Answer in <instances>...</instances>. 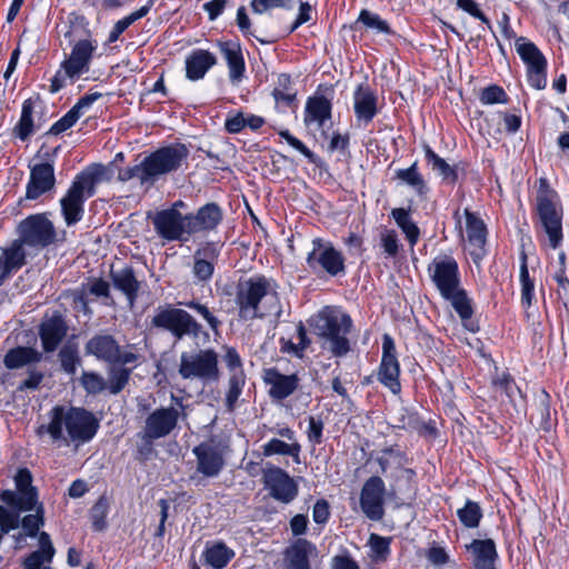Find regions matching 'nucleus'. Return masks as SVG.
<instances>
[{"label":"nucleus","instance_id":"42","mask_svg":"<svg viewBox=\"0 0 569 569\" xmlns=\"http://www.w3.org/2000/svg\"><path fill=\"white\" fill-rule=\"evenodd\" d=\"M246 383V376L243 373V370H238L237 373L230 375V378L228 380V391L226 393V407L228 411H233L237 402L239 400V397L242 393V389Z\"/></svg>","mask_w":569,"mask_h":569},{"label":"nucleus","instance_id":"3","mask_svg":"<svg viewBox=\"0 0 569 569\" xmlns=\"http://www.w3.org/2000/svg\"><path fill=\"white\" fill-rule=\"evenodd\" d=\"M236 305L242 320L261 319L273 315L281 317V306L272 279L253 276L241 280L237 286Z\"/></svg>","mask_w":569,"mask_h":569},{"label":"nucleus","instance_id":"11","mask_svg":"<svg viewBox=\"0 0 569 569\" xmlns=\"http://www.w3.org/2000/svg\"><path fill=\"white\" fill-rule=\"evenodd\" d=\"M21 246L42 249L56 241L53 223L43 213L31 214L19 222L17 227Z\"/></svg>","mask_w":569,"mask_h":569},{"label":"nucleus","instance_id":"6","mask_svg":"<svg viewBox=\"0 0 569 569\" xmlns=\"http://www.w3.org/2000/svg\"><path fill=\"white\" fill-rule=\"evenodd\" d=\"M104 168L90 167L78 173L60 200L61 212L67 226H73L83 217V204L87 198L93 196L94 187L100 181Z\"/></svg>","mask_w":569,"mask_h":569},{"label":"nucleus","instance_id":"50","mask_svg":"<svg viewBox=\"0 0 569 569\" xmlns=\"http://www.w3.org/2000/svg\"><path fill=\"white\" fill-rule=\"evenodd\" d=\"M370 557L376 562L386 561L390 555V538L371 533L369 538Z\"/></svg>","mask_w":569,"mask_h":569},{"label":"nucleus","instance_id":"12","mask_svg":"<svg viewBox=\"0 0 569 569\" xmlns=\"http://www.w3.org/2000/svg\"><path fill=\"white\" fill-rule=\"evenodd\" d=\"M16 491L3 490L0 500L19 516L31 511L38 505V492L32 486V475L29 469L20 468L14 476Z\"/></svg>","mask_w":569,"mask_h":569},{"label":"nucleus","instance_id":"37","mask_svg":"<svg viewBox=\"0 0 569 569\" xmlns=\"http://www.w3.org/2000/svg\"><path fill=\"white\" fill-rule=\"evenodd\" d=\"M153 6V0H149L144 6H142L141 8H139L138 10L131 12L130 14H128L127 17L118 20L111 31L109 32V36H108V42L109 43H112V42H116L119 37L132 24L134 23L136 21H138L139 19L146 17L149 11L151 10Z\"/></svg>","mask_w":569,"mask_h":569},{"label":"nucleus","instance_id":"52","mask_svg":"<svg viewBox=\"0 0 569 569\" xmlns=\"http://www.w3.org/2000/svg\"><path fill=\"white\" fill-rule=\"evenodd\" d=\"M82 388L89 395H98L107 388L104 378L93 371H83L80 378Z\"/></svg>","mask_w":569,"mask_h":569},{"label":"nucleus","instance_id":"4","mask_svg":"<svg viewBox=\"0 0 569 569\" xmlns=\"http://www.w3.org/2000/svg\"><path fill=\"white\" fill-rule=\"evenodd\" d=\"M188 154L187 147L181 143L163 147L147 156L140 163L121 169L118 178L123 182L138 179L142 186L150 187L160 177L178 170Z\"/></svg>","mask_w":569,"mask_h":569},{"label":"nucleus","instance_id":"24","mask_svg":"<svg viewBox=\"0 0 569 569\" xmlns=\"http://www.w3.org/2000/svg\"><path fill=\"white\" fill-rule=\"evenodd\" d=\"M263 381L270 387L269 396L276 400L288 398L299 386V378L296 375H282L276 368L264 370Z\"/></svg>","mask_w":569,"mask_h":569},{"label":"nucleus","instance_id":"59","mask_svg":"<svg viewBox=\"0 0 569 569\" xmlns=\"http://www.w3.org/2000/svg\"><path fill=\"white\" fill-rule=\"evenodd\" d=\"M380 241L383 251L389 257H396L399 252V240L398 234L395 230L385 229L380 233Z\"/></svg>","mask_w":569,"mask_h":569},{"label":"nucleus","instance_id":"13","mask_svg":"<svg viewBox=\"0 0 569 569\" xmlns=\"http://www.w3.org/2000/svg\"><path fill=\"white\" fill-rule=\"evenodd\" d=\"M84 352L110 365L126 366L139 360V355L122 350L113 336L104 333L92 336L84 346Z\"/></svg>","mask_w":569,"mask_h":569},{"label":"nucleus","instance_id":"57","mask_svg":"<svg viewBox=\"0 0 569 569\" xmlns=\"http://www.w3.org/2000/svg\"><path fill=\"white\" fill-rule=\"evenodd\" d=\"M293 0H252L251 8L257 14H263L273 9H291Z\"/></svg>","mask_w":569,"mask_h":569},{"label":"nucleus","instance_id":"31","mask_svg":"<svg viewBox=\"0 0 569 569\" xmlns=\"http://www.w3.org/2000/svg\"><path fill=\"white\" fill-rule=\"evenodd\" d=\"M111 279L116 289L120 290L128 299L129 306L132 307L138 298L140 283L136 279L131 268H123L111 271Z\"/></svg>","mask_w":569,"mask_h":569},{"label":"nucleus","instance_id":"44","mask_svg":"<svg viewBox=\"0 0 569 569\" xmlns=\"http://www.w3.org/2000/svg\"><path fill=\"white\" fill-rule=\"evenodd\" d=\"M396 177L410 186L418 194L422 196L427 193L428 189L423 177L418 171L417 162H413L407 169L397 170Z\"/></svg>","mask_w":569,"mask_h":569},{"label":"nucleus","instance_id":"15","mask_svg":"<svg viewBox=\"0 0 569 569\" xmlns=\"http://www.w3.org/2000/svg\"><path fill=\"white\" fill-rule=\"evenodd\" d=\"M188 213L174 209H163L158 211L152 218V223L157 234L166 241L187 242L191 234L187 227Z\"/></svg>","mask_w":569,"mask_h":569},{"label":"nucleus","instance_id":"19","mask_svg":"<svg viewBox=\"0 0 569 569\" xmlns=\"http://www.w3.org/2000/svg\"><path fill=\"white\" fill-rule=\"evenodd\" d=\"M29 168L30 176L26 187V198L36 200L54 188V166L52 162H41L29 166Z\"/></svg>","mask_w":569,"mask_h":569},{"label":"nucleus","instance_id":"29","mask_svg":"<svg viewBox=\"0 0 569 569\" xmlns=\"http://www.w3.org/2000/svg\"><path fill=\"white\" fill-rule=\"evenodd\" d=\"M466 231L471 254H479L486 243L487 229L485 222L469 209L465 210Z\"/></svg>","mask_w":569,"mask_h":569},{"label":"nucleus","instance_id":"20","mask_svg":"<svg viewBox=\"0 0 569 569\" xmlns=\"http://www.w3.org/2000/svg\"><path fill=\"white\" fill-rule=\"evenodd\" d=\"M263 480L270 496L278 501L289 503L298 495V487L295 480L280 468L267 470Z\"/></svg>","mask_w":569,"mask_h":569},{"label":"nucleus","instance_id":"8","mask_svg":"<svg viewBox=\"0 0 569 569\" xmlns=\"http://www.w3.org/2000/svg\"><path fill=\"white\" fill-rule=\"evenodd\" d=\"M153 327L169 331L177 340L190 337L193 340L208 333L203 331L202 326L186 310L172 306L159 307L152 317Z\"/></svg>","mask_w":569,"mask_h":569},{"label":"nucleus","instance_id":"22","mask_svg":"<svg viewBox=\"0 0 569 569\" xmlns=\"http://www.w3.org/2000/svg\"><path fill=\"white\" fill-rule=\"evenodd\" d=\"M353 110L360 124H368L378 113V97L368 83H360L353 92Z\"/></svg>","mask_w":569,"mask_h":569},{"label":"nucleus","instance_id":"48","mask_svg":"<svg viewBox=\"0 0 569 569\" xmlns=\"http://www.w3.org/2000/svg\"><path fill=\"white\" fill-rule=\"evenodd\" d=\"M520 283H521V303H522V306L529 308L532 305L535 283H533V280L530 279V277H529V271H528V266H527V257L525 254L521 257Z\"/></svg>","mask_w":569,"mask_h":569},{"label":"nucleus","instance_id":"35","mask_svg":"<svg viewBox=\"0 0 569 569\" xmlns=\"http://www.w3.org/2000/svg\"><path fill=\"white\" fill-rule=\"evenodd\" d=\"M516 51L527 66V70L547 67V60L538 47L525 37H519L515 42Z\"/></svg>","mask_w":569,"mask_h":569},{"label":"nucleus","instance_id":"55","mask_svg":"<svg viewBox=\"0 0 569 569\" xmlns=\"http://www.w3.org/2000/svg\"><path fill=\"white\" fill-rule=\"evenodd\" d=\"M179 305L194 310L198 315H200L203 318V320L207 321L208 326L213 331H217L218 328L220 327L221 321L209 310V308L206 305H202L196 300L179 302Z\"/></svg>","mask_w":569,"mask_h":569},{"label":"nucleus","instance_id":"56","mask_svg":"<svg viewBox=\"0 0 569 569\" xmlns=\"http://www.w3.org/2000/svg\"><path fill=\"white\" fill-rule=\"evenodd\" d=\"M34 515H28L21 520V526L29 537H36L40 527L43 525V507L37 505Z\"/></svg>","mask_w":569,"mask_h":569},{"label":"nucleus","instance_id":"5","mask_svg":"<svg viewBox=\"0 0 569 569\" xmlns=\"http://www.w3.org/2000/svg\"><path fill=\"white\" fill-rule=\"evenodd\" d=\"M536 230L545 236V241L556 250L563 242V208L557 191L550 188L546 179L539 180L535 204Z\"/></svg>","mask_w":569,"mask_h":569},{"label":"nucleus","instance_id":"53","mask_svg":"<svg viewBox=\"0 0 569 569\" xmlns=\"http://www.w3.org/2000/svg\"><path fill=\"white\" fill-rule=\"evenodd\" d=\"M109 503L106 497H100L91 508L90 517L92 527L96 531H101L106 528V518L108 515Z\"/></svg>","mask_w":569,"mask_h":569},{"label":"nucleus","instance_id":"28","mask_svg":"<svg viewBox=\"0 0 569 569\" xmlns=\"http://www.w3.org/2000/svg\"><path fill=\"white\" fill-rule=\"evenodd\" d=\"M468 548L473 553L475 569H496L498 553L492 539H475Z\"/></svg>","mask_w":569,"mask_h":569},{"label":"nucleus","instance_id":"2","mask_svg":"<svg viewBox=\"0 0 569 569\" xmlns=\"http://www.w3.org/2000/svg\"><path fill=\"white\" fill-rule=\"evenodd\" d=\"M430 279L441 298L449 301L463 326L475 332L478 328L470 322L473 315L471 299L461 286L459 266L451 256H438L428 266Z\"/></svg>","mask_w":569,"mask_h":569},{"label":"nucleus","instance_id":"18","mask_svg":"<svg viewBox=\"0 0 569 569\" xmlns=\"http://www.w3.org/2000/svg\"><path fill=\"white\" fill-rule=\"evenodd\" d=\"M399 375L400 366L396 355L395 341L389 335H385L382 339V358L378 371V380L392 393L398 395L401 391Z\"/></svg>","mask_w":569,"mask_h":569},{"label":"nucleus","instance_id":"38","mask_svg":"<svg viewBox=\"0 0 569 569\" xmlns=\"http://www.w3.org/2000/svg\"><path fill=\"white\" fill-rule=\"evenodd\" d=\"M262 449L266 457L273 455L290 456L295 459L296 462H299L301 447L296 441L287 443L278 438H272L263 445Z\"/></svg>","mask_w":569,"mask_h":569},{"label":"nucleus","instance_id":"1","mask_svg":"<svg viewBox=\"0 0 569 569\" xmlns=\"http://www.w3.org/2000/svg\"><path fill=\"white\" fill-rule=\"evenodd\" d=\"M99 429L92 412L79 407L54 406L49 411V422L37 428V435H48L58 447H79L89 442Z\"/></svg>","mask_w":569,"mask_h":569},{"label":"nucleus","instance_id":"51","mask_svg":"<svg viewBox=\"0 0 569 569\" xmlns=\"http://www.w3.org/2000/svg\"><path fill=\"white\" fill-rule=\"evenodd\" d=\"M290 76L280 74L278 77V86L272 91V96L277 103L290 106L296 98V92L290 88Z\"/></svg>","mask_w":569,"mask_h":569},{"label":"nucleus","instance_id":"21","mask_svg":"<svg viewBox=\"0 0 569 569\" xmlns=\"http://www.w3.org/2000/svg\"><path fill=\"white\" fill-rule=\"evenodd\" d=\"M197 458V471L207 478L217 477L224 466L221 450L213 443L202 442L192 449Z\"/></svg>","mask_w":569,"mask_h":569},{"label":"nucleus","instance_id":"36","mask_svg":"<svg viewBox=\"0 0 569 569\" xmlns=\"http://www.w3.org/2000/svg\"><path fill=\"white\" fill-rule=\"evenodd\" d=\"M204 561L213 569H223L234 557V551L219 541L208 545L203 552Z\"/></svg>","mask_w":569,"mask_h":569},{"label":"nucleus","instance_id":"14","mask_svg":"<svg viewBox=\"0 0 569 569\" xmlns=\"http://www.w3.org/2000/svg\"><path fill=\"white\" fill-rule=\"evenodd\" d=\"M172 398L181 410L174 407H162L153 410L147 417L142 439L148 445H151L153 440L167 437L177 427L178 420L183 412V405L181 399Z\"/></svg>","mask_w":569,"mask_h":569},{"label":"nucleus","instance_id":"39","mask_svg":"<svg viewBox=\"0 0 569 569\" xmlns=\"http://www.w3.org/2000/svg\"><path fill=\"white\" fill-rule=\"evenodd\" d=\"M426 159L432 170L437 171L446 182L455 183L457 181L458 174L456 169L439 157L430 147L426 148Z\"/></svg>","mask_w":569,"mask_h":569},{"label":"nucleus","instance_id":"27","mask_svg":"<svg viewBox=\"0 0 569 569\" xmlns=\"http://www.w3.org/2000/svg\"><path fill=\"white\" fill-rule=\"evenodd\" d=\"M316 552L312 542L299 539L284 551V569H311L309 558Z\"/></svg>","mask_w":569,"mask_h":569},{"label":"nucleus","instance_id":"64","mask_svg":"<svg viewBox=\"0 0 569 569\" xmlns=\"http://www.w3.org/2000/svg\"><path fill=\"white\" fill-rule=\"evenodd\" d=\"M79 118L74 116V113L69 110L62 118H60L57 122H54L49 129V134H59L70 129Z\"/></svg>","mask_w":569,"mask_h":569},{"label":"nucleus","instance_id":"17","mask_svg":"<svg viewBox=\"0 0 569 569\" xmlns=\"http://www.w3.org/2000/svg\"><path fill=\"white\" fill-rule=\"evenodd\" d=\"M97 48V41L90 37L74 42L69 57L62 61V68L67 70L71 82H74L81 74L89 71Z\"/></svg>","mask_w":569,"mask_h":569},{"label":"nucleus","instance_id":"61","mask_svg":"<svg viewBox=\"0 0 569 569\" xmlns=\"http://www.w3.org/2000/svg\"><path fill=\"white\" fill-rule=\"evenodd\" d=\"M307 437L313 445L322 442L323 421L320 417L310 416L308 418Z\"/></svg>","mask_w":569,"mask_h":569},{"label":"nucleus","instance_id":"30","mask_svg":"<svg viewBox=\"0 0 569 569\" xmlns=\"http://www.w3.org/2000/svg\"><path fill=\"white\" fill-rule=\"evenodd\" d=\"M216 64V57L207 50H196L186 60V74L190 80H199Z\"/></svg>","mask_w":569,"mask_h":569},{"label":"nucleus","instance_id":"10","mask_svg":"<svg viewBox=\"0 0 569 569\" xmlns=\"http://www.w3.org/2000/svg\"><path fill=\"white\" fill-rule=\"evenodd\" d=\"M311 250L307 254L308 268L316 274L326 272L330 277L343 274L346 259L341 251L337 250L330 241L315 238L311 241Z\"/></svg>","mask_w":569,"mask_h":569},{"label":"nucleus","instance_id":"62","mask_svg":"<svg viewBox=\"0 0 569 569\" xmlns=\"http://www.w3.org/2000/svg\"><path fill=\"white\" fill-rule=\"evenodd\" d=\"M280 137L283 138L292 148L302 153L311 162H315V153L298 138L293 137L288 130L279 132Z\"/></svg>","mask_w":569,"mask_h":569},{"label":"nucleus","instance_id":"45","mask_svg":"<svg viewBox=\"0 0 569 569\" xmlns=\"http://www.w3.org/2000/svg\"><path fill=\"white\" fill-rule=\"evenodd\" d=\"M457 516L466 528L473 529L480 523L482 510L478 502L467 500L465 506L457 510Z\"/></svg>","mask_w":569,"mask_h":569},{"label":"nucleus","instance_id":"54","mask_svg":"<svg viewBox=\"0 0 569 569\" xmlns=\"http://www.w3.org/2000/svg\"><path fill=\"white\" fill-rule=\"evenodd\" d=\"M59 359L61 368L69 375H74L77 371V367L81 362L78 356L77 348L73 346H64L59 351Z\"/></svg>","mask_w":569,"mask_h":569},{"label":"nucleus","instance_id":"43","mask_svg":"<svg viewBox=\"0 0 569 569\" xmlns=\"http://www.w3.org/2000/svg\"><path fill=\"white\" fill-rule=\"evenodd\" d=\"M381 473H386L389 468L402 469L407 463L406 455L399 449L387 448L376 458Z\"/></svg>","mask_w":569,"mask_h":569},{"label":"nucleus","instance_id":"47","mask_svg":"<svg viewBox=\"0 0 569 569\" xmlns=\"http://www.w3.org/2000/svg\"><path fill=\"white\" fill-rule=\"evenodd\" d=\"M237 24L240 29V31L244 34V36H254L256 39L262 43V44H270V43H273L276 42L282 34L278 33V32H270L268 34L267 38H260L258 36H256L252 31H251V22H250V19L246 12V8L244 7H240L237 11Z\"/></svg>","mask_w":569,"mask_h":569},{"label":"nucleus","instance_id":"58","mask_svg":"<svg viewBox=\"0 0 569 569\" xmlns=\"http://www.w3.org/2000/svg\"><path fill=\"white\" fill-rule=\"evenodd\" d=\"M480 101L483 104L506 103L507 94L499 86H489L481 91Z\"/></svg>","mask_w":569,"mask_h":569},{"label":"nucleus","instance_id":"9","mask_svg":"<svg viewBox=\"0 0 569 569\" xmlns=\"http://www.w3.org/2000/svg\"><path fill=\"white\" fill-rule=\"evenodd\" d=\"M178 372L186 380L217 381L220 376L218 353L213 349L182 352Z\"/></svg>","mask_w":569,"mask_h":569},{"label":"nucleus","instance_id":"25","mask_svg":"<svg viewBox=\"0 0 569 569\" xmlns=\"http://www.w3.org/2000/svg\"><path fill=\"white\" fill-rule=\"evenodd\" d=\"M27 263L24 247L16 239L0 249V284Z\"/></svg>","mask_w":569,"mask_h":569},{"label":"nucleus","instance_id":"40","mask_svg":"<svg viewBox=\"0 0 569 569\" xmlns=\"http://www.w3.org/2000/svg\"><path fill=\"white\" fill-rule=\"evenodd\" d=\"M33 101L31 99L24 100L21 108L20 120L13 129L16 136L23 141L33 132Z\"/></svg>","mask_w":569,"mask_h":569},{"label":"nucleus","instance_id":"34","mask_svg":"<svg viewBox=\"0 0 569 569\" xmlns=\"http://www.w3.org/2000/svg\"><path fill=\"white\" fill-rule=\"evenodd\" d=\"M41 359V352L31 347H16L4 355L3 365L7 369L13 370L32 363H38Z\"/></svg>","mask_w":569,"mask_h":569},{"label":"nucleus","instance_id":"26","mask_svg":"<svg viewBox=\"0 0 569 569\" xmlns=\"http://www.w3.org/2000/svg\"><path fill=\"white\" fill-rule=\"evenodd\" d=\"M68 327L60 315L46 318L39 327V336L46 352L54 351L66 337Z\"/></svg>","mask_w":569,"mask_h":569},{"label":"nucleus","instance_id":"41","mask_svg":"<svg viewBox=\"0 0 569 569\" xmlns=\"http://www.w3.org/2000/svg\"><path fill=\"white\" fill-rule=\"evenodd\" d=\"M391 216L406 234L411 247H413L419 239L420 231L410 219L409 212L403 208H396L391 211Z\"/></svg>","mask_w":569,"mask_h":569},{"label":"nucleus","instance_id":"33","mask_svg":"<svg viewBox=\"0 0 569 569\" xmlns=\"http://www.w3.org/2000/svg\"><path fill=\"white\" fill-rule=\"evenodd\" d=\"M219 49L229 67V77L238 81L244 71V61L240 44L236 41L219 42Z\"/></svg>","mask_w":569,"mask_h":569},{"label":"nucleus","instance_id":"60","mask_svg":"<svg viewBox=\"0 0 569 569\" xmlns=\"http://www.w3.org/2000/svg\"><path fill=\"white\" fill-rule=\"evenodd\" d=\"M200 251L196 252L193 274L199 281H207L212 277L213 264L204 259L198 258Z\"/></svg>","mask_w":569,"mask_h":569},{"label":"nucleus","instance_id":"16","mask_svg":"<svg viewBox=\"0 0 569 569\" xmlns=\"http://www.w3.org/2000/svg\"><path fill=\"white\" fill-rule=\"evenodd\" d=\"M386 485L379 476L368 478L360 491V508L372 521H379L385 515Z\"/></svg>","mask_w":569,"mask_h":569},{"label":"nucleus","instance_id":"46","mask_svg":"<svg viewBox=\"0 0 569 569\" xmlns=\"http://www.w3.org/2000/svg\"><path fill=\"white\" fill-rule=\"evenodd\" d=\"M132 369L130 368H112L109 371L107 388L111 395L120 393L128 385Z\"/></svg>","mask_w":569,"mask_h":569},{"label":"nucleus","instance_id":"32","mask_svg":"<svg viewBox=\"0 0 569 569\" xmlns=\"http://www.w3.org/2000/svg\"><path fill=\"white\" fill-rule=\"evenodd\" d=\"M331 117V102L325 97H311L306 103L305 123H316L318 128L323 127L326 120Z\"/></svg>","mask_w":569,"mask_h":569},{"label":"nucleus","instance_id":"49","mask_svg":"<svg viewBox=\"0 0 569 569\" xmlns=\"http://www.w3.org/2000/svg\"><path fill=\"white\" fill-rule=\"evenodd\" d=\"M357 22H360L366 28L376 30L379 33H392L391 28L386 20H383L379 14L367 9H362L360 11Z\"/></svg>","mask_w":569,"mask_h":569},{"label":"nucleus","instance_id":"7","mask_svg":"<svg viewBox=\"0 0 569 569\" xmlns=\"http://www.w3.org/2000/svg\"><path fill=\"white\" fill-rule=\"evenodd\" d=\"M351 327L350 316L337 310L322 311L316 322L317 335L325 340L323 348L335 357H343L350 351L347 335Z\"/></svg>","mask_w":569,"mask_h":569},{"label":"nucleus","instance_id":"63","mask_svg":"<svg viewBox=\"0 0 569 569\" xmlns=\"http://www.w3.org/2000/svg\"><path fill=\"white\" fill-rule=\"evenodd\" d=\"M546 70H547V67H538V68L527 70L528 82L532 88H535L537 90L545 89V87L547 84Z\"/></svg>","mask_w":569,"mask_h":569},{"label":"nucleus","instance_id":"23","mask_svg":"<svg viewBox=\"0 0 569 569\" xmlns=\"http://www.w3.org/2000/svg\"><path fill=\"white\" fill-rule=\"evenodd\" d=\"M188 217L187 227L192 237L214 230L222 220V210L217 203L210 202L199 208L196 213H188Z\"/></svg>","mask_w":569,"mask_h":569}]
</instances>
